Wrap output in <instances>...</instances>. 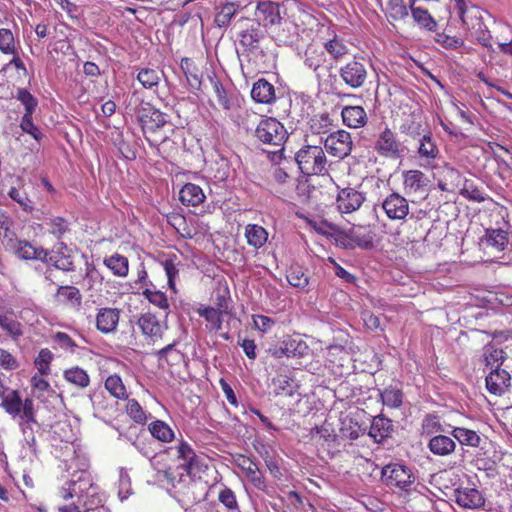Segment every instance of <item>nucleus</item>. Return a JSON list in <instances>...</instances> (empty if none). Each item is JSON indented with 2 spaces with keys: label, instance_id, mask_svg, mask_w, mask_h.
Returning <instances> with one entry per match:
<instances>
[{
  "label": "nucleus",
  "instance_id": "nucleus-1",
  "mask_svg": "<svg viewBox=\"0 0 512 512\" xmlns=\"http://www.w3.org/2000/svg\"><path fill=\"white\" fill-rule=\"evenodd\" d=\"M126 112L137 118L149 145L156 147L157 154L167 159L169 153L165 146L170 140L164 131L167 125L165 115L149 102L144 101L137 92H133L128 99Z\"/></svg>",
  "mask_w": 512,
  "mask_h": 512
},
{
  "label": "nucleus",
  "instance_id": "nucleus-2",
  "mask_svg": "<svg viewBox=\"0 0 512 512\" xmlns=\"http://www.w3.org/2000/svg\"><path fill=\"white\" fill-rule=\"evenodd\" d=\"M300 171L307 176H320L327 173L328 160L320 145H303L295 154Z\"/></svg>",
  "mask_w": 512,
  "mask_h": 512
},
{
  "label": "nucleus",
  "instance_id": "nucleus-3",
  "mask_svg": "<svg viewBox=\"0 0 512 512\" xmlns=\"http://www.w3.org/2000/svg\"><path fill=\"white\" fill-rule=\"evenodd\" d=\"M235 28L243 55L249 56L260 49V43L265 34L258 22L250 17H241L237 20Z\"/></svg>",
  "mask_w": 512,
  "mask_h": 512
},
{
  "label": "nucleus",
  "instance_id": "nucleus-4",
  "mask_svg": "<svg viewBox=\"0 0 512 512\" xmlns=\"http://www.w3.org/2000/svg\"><path fill=\"white\" fill-rule=\"evenodd\" d=\"M323 35H319L322 48L327 53L332 66L345 60L351 54L352 43L339 35L333 28L327 27L323 31Z\"/></svg>",
  "mask_w": 512,
  "mask_h": 512
},
{
  "label": "nucleus",
  "instance_id": "nucleus-5",
  "mask_svg": "<svg viewBox=\"0 0 512 512\" xmlns=\"http://www.w3.org/2000/svg\"><path fill=\"white\" fill-rule=\"evenodd\" d=\"M78 486V503L85 509V512L104 506L106 494L97 484L93 483L89 475H81L78 479Z\"/></svg>",
  "mask_w": 512,
  "mask_h": 512
},
{
  "label": "nucleus",
  "instance_id": "nucleus-6",
  "mask_svg": "<svg viewBox=\"0 0 512 512\" xmlns=\"http://www.w3.org/2000/svg\"><path fill=\"white\" fill-rule=\"evenodd\" d=\"M255 136L264 144L282 146L288 138L284 125L274 117L262 119L255 129Z\"/></svg>",
  "mask_w": 512,
  "mask_h": 512
},
{
  "label": "nucleus",
  "instance_id": "nucleus-7",
  "mask_svg": "<svg viewBox=\"0 0 512 512\" xmlns=\"http://www.w3.org/2000/svg\"><path fill=\"white\" fill-rule=\"evenodd\" d=\"M318 39H320L318 37ZM304 65L311 69L318 78L332 70L333 66L326 51L322 48L321 40L309 43L304 51Z\"/></svg>",
  "mask_w": 512,
  "mask_h": 512
},
{
  "label": "nucleus",
  "instance_id": "nucleus-8",
  "mask_svg": "<svg viewBox=\"0 0 512 512\" xmlns=\"http://www.w3.org/2000/svg\"><path fill=\"white\" fill-rule=\"evenodd\" d=\"M325 151L332 157L344 159L349 156L353 149V140L351 134L338 129L329 133L323 140Z\"/></svg>",
  "mask_w": 512,
  "mask_h": 512
},
{
  "label": "nucleus",
  "instance_id": "nucleus-9",
  "mask_svg": "<svg viewBox=\"0 0 512 512\" xmlns=\"http://www.w3.org/2000/svg\"><path fill=\"white\" fill-rule=\"evenodd\" d=\"M338 73L341 80L352 89L363 87L368 78L365 64L356 58L342 65Z\"/></svg>",
  "mask_w": 512,
  "mask_h": 512
},
{
  "label": "nucleus",
  "instance_id": "nucleus-10",
  "mask_svg": "<svg viewBox=\"0 0 512 512\" xmlns=\"http://www.w3.org/2000/svg\"><path fill=\"white\" fill-rule=\"evenodd\" d=\"M136 324L143 336L151 343H156L162 340L164 333L168 328L166 321L160 320L151 312L140 314Z\"/></svg>",
  "mask_w": 512,
  "mask_h": 512
},
{
  "label": "nucleus",
  "instance_id": "nucleus-11",
  "mask_svg": "<svg viewBox=\"0 0 512 512\" xmlns=\"http://www.w3.org/2000/svg\"><path fill=\"white\" fill-rule=\"evenodd\" d=\"M365 201V193L353 187H345L337 193L336 207L341 214H351L358 211Z\"/></svg>",
  "mask_w": 512,
  "mask_h": 512
},
{
  "label": "nucleus",
  "instance_id": "nucleus-12",
  "mask_svg": "<svg viewBox=\"0 0 512 512\" xmlns=\"http://www.w3.org/2000/svg\"><path fill=\"white\" fill-rule=\"evenodd\" d=\"M251 19L258 22L264 28H270L279 24L282 20L280 4L272 1L258 2L254 17Z\"/></svg>",
  "mask_w": 512,
  "mask_h": 512
},
{
  "label": "nucleus",
  "instance_id": "nucleus-13",
  "mask_svg": "<svg viewBox=\"0 0 512 512\" xmlns=\"http://www.w3.org/2000/svg\"><path fill=\"white\" fill-rule=\"evenodd\" d=\"M121 310L114 307H100L96 309L95 328L104 335L112 334L117 330Z\"/></svg>",
  "mask_w": 512,
  "mask_h": 512
},
{
  "label": "nucleus",
  "instance_id": "nucleus-14",
  "mask_svg": "<svg viewBox=\"0 0 512 512\" xmlns=\"http://www.w3.org/2000/svg\"><path fill=\"white\" fill-rule=\"evenodd\" d=\"M362 414L363 413L360 411L341 414L339 419V433L341 437L349 440H356L365 434L366 426L360 423Z\"/></svg>",
  "mask_w": 512,
  "mask_h": 512
},
{
  "label": "nucleus",
  "instance_id": "nucleus-15",
  "mask_svg": "<svg viewBox=\"0 0 512 512\" xmlns=\"http://www.w3.org/2000/svg\"><path fill=\"white\" fill-rule=\"evenodd\" d=\"M412 477L411 471L404 465L389 464L382 469V478L389 486L406 489L412 484Z\"/></svg>",
  "mask_w": 512,
  "mask_h": 512
},
{
  "label": "nucleus",
  "instance_id": "nucleus-16",
  "mask_svg": "<svg viewBox=\"0 0 512 512\" xmlns=\"http://www.w3.org/2000/svg\"><path fill=\"white\" fill-rule=\"evenodd\" d=\"M486 388L489 393L501 396L511 386V375L505 368L491 369L485 378Z\"/></svg>",
  "mask_w": 512,
  "mask_h": 512
},
{
  "label": "nucleus",
  "instance_id": "nucleus-17",
  "mask_svg": "<svg viewBox=\"0 0 512 512\" xmlns=\"http://www.w3.org/2000/svg\"><path fill=\"white\" fill-rule=\"evenodd\" d=\"M235 465L242 471L245 477L258 489L265 487L264 477L258 464L248 456L239 454L234 458Z\"/></svg>",
  "mask_w": 512,
  "mask_h": 512
},
{
  "label": "nucleus",
  "instance_id": "nucleus-18",
  "mask_svg": "<svg viewBox=\"0 0 512 512\" xmlns=\"http://www.w3.org/2000/svg\"><path fill=\"white\" fill-rule=\"evenodd\" d=\"M42 262L62 271L68 272L74 270L73 258L68 252L67 246L63 242H60L55 250H52L51 252L47 251V256L42 260Z\"/></svg>",
  "mask_w": 512,
  "mask_h": 512
},
{
  "label": "nucleus",
  "instance_id": "nucleus-19",
  "mask_svg": "<svg viewBox=\"0 0 512 512\" xmlns=\"http://www.w3.org/2000/svg\"><path fill=\"white\" fill-rule=\"evenodd\" d=\"M136 79L143 89L157 93L164 77V71L159 67H139L135 69Z\"/></svg>",
  "mask_w": 512,
  "mask_h": 512
},
{
  "label": "nucleus",
  "instance_id": "nucleus-20",
  "mask_svg": "<svg viewBox=\"0 0 512 512\" xmlns=\"http://www.w3.org/2000/svg\"><path fill=\"white\" fill-rule=\"evenodd\" d=\"M178 458L185 461L183 466L190 476L196 477L199 472L203 471L202 459L196 455L192 447L185 441H182L177 446Z\"/></svg>",
  "mask_w": 512,
  "mask_h": 512
},
{
  "label": "nucleus",
  "instance_id": "nucleus-21",
  "mask_svg": "<svg viewBox=\"0 0 512 512\" xmlns=\"http://www.w3.org/2000/svg\"><path fill=\"white\" fill-rule=\"evenodd\" d=\"M382 208L387 217L391 220L404 219L409 212L407 200L397 193H392L387 196L382 203Z\"/></svg>",
  "mask_w": 512,
  "mask_h": 512
},
{
  "label": "nucleus",
  "instance_id": "nucleus-22",
  "mask_svg": "<svg viewBox=\"0 0 512 512\" xmlns=\"http://www.w3.org/2000/svg\"><path fill=\"white\" fill-rule=\"evenodd\" d=\"M455 502L465 509H479L484 505L481 492L475 488L461 487L454 490Z\"/></svg>",
  "mask_w": 512,
  "mask_h": 512
},
{
  "label": "nucleus",
  "instance_id": "nucleus-23",
  "mask_svg": "<svg viewBox=\"0 0 512 512\" xmlns=\"http://www.w3.org/2000/svg\"><path fill=\"white\" fill-rule=\"evenodd\" d=\"M455 7L461 18L463 26L467 31L475 28L483 22L481 11L472 4H468L465 0H453Z\"/></svg>",
  "mask_w": 512,
  "mask_h": 512
},
{
  "label": "nucleus",
  "instance_id": "nucleus-24",
  "mask_svg": "<svg viewBox=\"0 0 512 512\" xmlns=\"http://www.w3.org/2000/svg\"><path fill=\"white\" fill-rule=\"evenodd\" d=\"M341 117L343 124L352 129L364 127L368 122L365 109L360 105H346L342 108Z\"/></svg>",
  "mask_w": 512,
  "mask_h": 512
},
{
  "label": "nucleus",
  "instance_id": "nucleus-25",
  "mask_svg": "<svg viewBox=\"0 0 512 512\" xmlns=\"http://www.w3.org/2000/svg\"><path fill=\"white\" fill-rule=\"evenodd\" d=\"M374 148L381 156L396 157L399 152V144L395 138L394 132L386 127L379 134Z\"/></svg>",
  "mask_w": 512,
  "mask_h": 512
},
{
  "label": "nucleus",
  "instance_id": "nucleus-26",
  "mask_svg": "<svg viewBox=\"0 0 512 512\" xmlns=\"http://www.w3.org/2000/svg\"><path fill=\"white\" fill-rule=\"evenodd\" d=\"M398 112L403 114L416 112L413 90L398 88L394 91L392 115Z\"/></svg>",
  "mask_w": 512,
  "mask_h": 512
},
{
  "label": "nucleus",
  "instance_id": "nucleus-27",
  "mask_svg": "<svg viewBox=\"0 0 512 512\" xmlns=\"http://www.w3.org/2000/svg\"><path fill=\"white\" fill-rule=\"evenodd\" d=\"M451 435L461 445L471 448L483 449L487 441L485 436H482L478 432L464 427H454L451 431Z\"/></svg>",
  "mask_w": 512,
  "mask_h": 512
},
{
  "label": "nucleus",
  "instance_id": "nucleus-28",
  "mask_svg": "<svg viewBox=\"0 0 512 512\" xmlns=\"http://www.w3.org/2000/svg\"><path fill=\"white\" fill-rule=\"evenodd\" d=\"M438 153V148L431 137L424 135L418 147V165L425 168H433Z\"/></svg>",
  "mask_w": 512,
  "mask_h": 512
},
{
  "label": "nucleus",
  "instance_id": "nucleus-29",
  "mask_svg": "<svg viewBox=\"0 0 512 512\" xmlns=\"http://www.w3.org/2000/svg\"><path fill=\"white\" fill-rule=\"evenodd\" d=\"M251 97L257 103L271 104L276 100V91L270 82L261 78L253 84Z\"/></svg>",
  "mask_w": 512,
  "mask_h": 512
},
{
  "label": "nucleus",
  "instance_id": "nucleus-30",
  "mask_svg": "<svg viewBox=\"0 0 512 512\" xmlns=\"http://www.w3.org/2000/svg\"><path fill=\"white\" fill-rule=\"evenodd\" d=\"M14 253L24 260H40L47 256V251L42 247H37L26 240H16L12 246Z\"/></svg>",
  "mask_w": 512,
  "mask_h": 512
},
{
  "label": "nucleus",
  "instance_id": "nucleus-31",
  "mask_svg": "<svg viewBox=\"0 0 512 512\" xmlns=\"http://www.w3.org/2000/svg\"><path fill=\"white\" fill-rule=\"evenodd\" d=\"M393 431L392 421L383 416H376L370 426L369 436L376 442L382 443L391 436Z\"/></svg>",
  "mask_w": 512,
  "mask_h": 512
},
{
  "label": "nucleus",
  "instance_id": "nucleus-32",
  "mask_svg": "<svg viewBox=\"0 0 512 512\" xmlns=\"http://www.w3.org/2000/svg\"><path fill=\"white\" fill-rule=\"evenodd\" d=\"M180 67L190 88L199 91L202 85V72L195 62L191 58L184 57L181 59Z\"/></svg>",
  "mask_w": 512,
  "mask_h": 512
},
{
  "label": "nucleus",
  "instance_id": "nucleus-33",
  "mask_svg": "<svg viewBox=\"0 0 512 512\" xmlns=\"http://www.w3.org/2000/svg\"><path fill=\"white\" fill-rule=\"evenodd\" d=\"M392 121L394 128H396L401 134L406 135L412 139L416 136V112L411 114H393Z\"/></svg>",
  "mask_w": 512,
  "mask_h": 512
},
{
  "label": "nucleus",
  "instance_id": "nucleus-34",
  "mask_svg": "<svg viewBox=\"0 0 512 512\" xmlns=\"http://www.w3.org/2000/svg\"><path fill=\"white\" fill-rule=\"evenodd\" d=\"M180 201L186 206H198L205 200L202 188L193 183H186L179 192Z\"/></svg>",
  "mask_w": 512,
  "mask_h": 512
},
{
  "label": "nucleus",
  "instance_id": "nucleus-35",
  "mask_svg": "<svg viewBox=\"0 0 512 512\" xmlns=\"http://www.w3.org/2000/svg\"><path fill=\"white\" fill-rule=\"evenodd\" d=\"M247 244L254 249L262 248L268 240L267 230L258 224H247L244 231Z\"/></svg>",
  "mask_w": 512,
  "mask_h": 512
},
{
  "label": "nucleus",
  "instance_id": "nucleus-36",
  "mask_svg": "<svg viewBox=\"0 0 512 512\" xmlns=\"http://www.w3.org/2000/svg\"><path fill=\"white\" fill-rule=\"evenodd\" d=\"M64 380L70 385L85 389L90 385V376L87 371L79 366H73L63 371Z\"/></svg>",
  "mask_w": 512,
  "mask_h": 512
},
{
  "label": "nucleus",
  "instance_id": "nucleus-37",
  "mask_svg": "<svg viewBox=\"0 0 512 512\" xmlns=\"http://www.w3.org/2000/svg\"><path fill=\"white\" fill-rule=\"evenodd\" d=\"M428 448L434 455L447 456L455 451L456 444L446 435H437L429 440Z\"/></svg>",
  "mask_w": 512,
  "mask_h": 512
},
{
  "label": "nucleus",
  "instance_id": "nucleus-38",
  "mask_svg": "<svg viewBox=\"0 0 512 512\" xmlns=\"http://www.w3.org/2000/svg\"><path fill=\"white\" fill-rule=\"evenodd\" d=\"M239 9L240 5L233 2H227L221 5L215 14L214 24L219 28L228 27Z\"/></svg>",
  "mask_w": 512,
  "mask_h": 512
},
{
  "label": "nucleus",
  "instance_id": "nucleus-39",
  "mask_svg": "<svg viewBox=\"0 0 512 512\" xmlns=\"http://www.w3.org/2000/svg\"><path fill=\"white\" fill-rule=\"evenodd\" d=\"M55 299L61 304L75 307L81 304L82 295L77 287L64 285L57 288Z\"/></svg>",
  "mask_w": 512,
  "mask_h": 512
},
{
  "label": "nucleus",
  "instance_id": "nucleus-40",
  "mask_svg": "<svg viewBox=\"0 0 512 512\" xmlns=\"http://www.w3.org/2000/svg\"><path fill=\"white\" fill-rule=\"evenodd\" d=\"M103 263L117 277H126L129 273V260L119 253L106 257Z\"/></svg>",
  "mask_w": 512,
  "mask_h": 512
},
{
  "label": "nucleus",
  "instance_id": "nucleus-41",
  "mask_svg": "<svg viewBox=\"0 0 512 512\" xmlns=\"http://www.w3.org/2000/svg\"><path fill=\"white\" fill-rule=\"evenodd\" d=\"M143 297L152 305L168 314L170 304L165 292L158 290L155 285L152 287H145L142 290Z\"/></svg>",
  "mask_w": 512,
  "mask_h": 512
},
{
  "label": "nucleus",
  "instance_id": "nucleus-42",
  "mask_svg": "<svg viewBox=\"0 0 512 512\" xmlns=\"http://www.w3.org/2000/svg\"><path fill=\"white\" fill-rule=\"evenodd\" d=\"M179 260L176 254L167 255L164 259L160 260V264L163 267L167 276L168 288L176 292V278L179 274Z\"/></svg>",
  "mask_w": 512,
  "mask_h": 512
},
{
  "label": "nucleus",
  "instance_id": "nucleus-43",
  "mask_svg": "<svg viewBox=\"0 0 512 512\" xmlns=\"http://www.w3.org/2000/svg\"><path fill=\"white\" fill-rule=\"evenodd\" d=\"M196 312L199 316L203 317L205 321L209 324L211 330L219 331L222 328L223 323V312L215 309L212 306H204L201 305L196 309Z\"/></svg>",
  "mask_w": 512,
  "mask_h": 512
},
{
  "label": "nucleus",
  "instance_id": "nucleus-44",
  "mask_svg": "<svg viewBox=\"0 0 512 512\" xmlns=\"http://www.w3.org/2000/svg\"><path fill=\"white\" fill-rule=\"evenodd\" d=\"M506 353L492 344H488L483 348V359L486 367L495 369L501 367L506 360Z\"/></svg>",
  "mask_w": 512,
  "mask_h": 512
},
{
  "label": "nucleus",
  "instance_id": "nucleus-45",
  "mask_svg": "<svg viewBox=\"0 0 512 512\" xmlns=\"http://www.w3.org/2000/svg\"><path fill=\"white\" fill-rule=\"evenodd\" d=\"M176 341L166 345L162 349L155 352L158 361L165 362L168 366L178 364L183 361L184 354L175 349Z\"/></svg>",
  "mask_w": 512,
  "mask_h": 512
},
{
  "label": "nucleus",
  "instance_id": "nucleus-46",
  "mask_svg": "<svg viewBox=\"0 0 512 512\" xmlns=\"http://www.w3.org/2000/svg\"><path fill=\"white\" fill-rule=\"evenodd\" d=\"M148 430L153 438L164 443L171 442L175 437L172 428L162 420L152 421L148 425Z\"/></svg>",
  "mask_w": 512,
  "mask_h": 512
},
{
  "label": "nucleus",
  "instance_id": "nucleus-47",
  "mask_svg": "<svg viewBox=\"0 0 512 512\" xmlns=\"http://www.w3.org/2000/svg\"><path fill=\"white\" fill-rule=\"evenodd\" d=\"M286 279L288 283L298 289H305L309 284V277L305 273L302 266L298 264H292L287 272Z\"/></svg>",
  "mask_w": 512,
  "mask_h": 512
},
{
  "label": "nucleus",
  "instance_id": "nucleus-48",
  "mask_svg": "<svg viewBox=\"0 0 512 512\" xmlns=\"http://www.w3.org/2000/svg\"><path fill=\"white\" fill-rule=\"evenodd\" d=\"M105 389L110 393L111 396L118 400H126L128 399L127 389L121 379V377L117 374H113L107 377L105 380Z\"/></svg>",
  "mask_w": 512,
  "mask_h": 512
},
{
  "label": "nucleus",
  "instance_id": "nucleus-49",
  "mask_svg": "<svg viewBox=\"0 0 512 512\" xmlns=\"http://www.w3.org/2000/svg\"><path fill=\"white\" fill-rule=\"evenodd\" d=\"M485 241L487 245L500 252L503 251L508 244V235L507 232L501 229L488 230L485 235Z\"/></svg>",
  "mask_w": 512,
  "mask_h": 512
},
{
  "label": "nucleus",
  "instance_id": "nucleus-50",
  "mask_svg": "<svg viewBox=\"0 0 512 512\" xmlns=\"http://www.w3.org/2000/svg\"><path fill=\"white\" fill-rule=\"evenodd\" d=\"M468 36L470 37L471 40H475L483 47L492 50V35L490 31L487 29L484 22L468 31Z\"/></svg>",
  "mask_w": 512,
  "mask_h": 512
},
{
  "label": "nucleus",
  "instance_id": "nucleus-51",
  "mask_svg": "<svg viewBox=\"0 0 512 512\" xmlns=\"http://www.w3.org/2000/svg\"><path fill=\"white\" fill-rule=\"evenodd\" d=\"M346 238L348 239V243L345 244L348 248H353L354 246H359L361 248H371L373 246V235L372 233L360 235L354 229L350 230L348 234H346Z\"/></svg>",
  "mask_w": 512,
  "mask_h": 512
},
{
  "label": "nucleus",
  "instance_id": "nucleus-52",
  "mask_svg": "<svg viewBox=\"0 0 512 512\" xmlns=\"http://www.w3.org/2000/svg\"><path fill=\"white\" fill-rule=\"evenodd\" d=\"M418 28L433 35L439 31V25L431 14L421 7H418Z\"/></svg>",
  "mask_w": 512,
  "mask_h": 512
},
{
  "label": "nucleus",
  "instance_id": "nucleus-53",
  "mask_svg": "<svg viewBox=\"0 0 512 512\" xmlns=\"http://www.w3.org/2000/svg\"><path fill=\"white\" fill-rule=\"evenodd\" d=\"M126 413L137 424H145L147 421V414L136 399H126Z\"/></svg>",
  "mask_w": 512,
  "mask_h": 512
},
{
  "label": "nucleus",
  "instance_id": "nucleus-54",
  "mask_svg": "<svg viewBox=\"0 0 512 512\" xmlns=\"http://www.w3.org/2000/svg\"><path fill=\"white\" fill-rule=\"evenodd\" d=\"M54 355L48 348H42L38 356L34 361V365L41 375H49L50 374V365L53 361Z\"/></svg>",
  "mask_w": 512,
  "mask_h": 512
},
{
  "label": "nucleus",
  "instance_id": "nucleus-55",
  "mask_svg": "<svg viewBox=\"0 0 512 512\" xmlns=\"http://www.w3.org/2000/svg\"><path fill=\"white\" fill-rule=\"evenodd\" d=\"M218 501L231 512H239V505L236 495L232 489L224 486L218 492Z\"/></svg>",
  "mask_w": 512,
  "mask_h": 512
},
{
  "label": "nucleus",
  "instance_id": "nucleus-56",
  "mask_svg": "<svg viewBox=\"0 0 512 512\" xmlns=\"http://www.w3.org/2000/svg\"><path fill=\"white\" fill-rule=\"evenodd\" d=\"M48 231L55 238H62L70 229L68 221L63 217H54L46 223Z\"/></svg>",
  "mask_w": 512,
  "mask_h": 512
},
{
  "label": "nucleus",
  "instance_id": "nucleus-57",
  "mask_svg": "<svg viewBox=\"0 0 512 512\" xmlns=\"http://www.w3.org/2000/svg\"><path fill=\"white\" fill-rule=\"evenodd\" d=\"M310 131L316 135H324L330 131L331 122L328 115H319L311 118L309 122Z\"/></svg>",
  "mask_w": 512,
  "mask_h": 512
},
{
  "label": "nucleus",
  "instance_id": "nucleus-58",
  "mask_svg": "<svg viewBox=\"0 0 512 512\" xmlns=\"http://www.w3.org/2000/svg\"><path fill=\"white\" fill-rule=\"evenodd\" d=\"M230 302L231 296L227 285H225L222 288L216 289L214 299L215 309L223 312L224 314H228Z\"/></svg>",
  "mask_w": 512,
  "mask_h": 512
},
{
  "label": "nucleus",
  "instance_id": "nucleus-59",
  "mask_svg": "<svg viewBox=\"0 0 512 512\" xmlns=\"http://www.w3.org/2000/svg\"><path fill=\"white\" fill-rule=\"evenodd\" d=\"M460 194L469 200L481 203L484 202L486 199H488V196H486L482 190H480L477 186H475L470 181H465L464 186L460 190Z\"/></svg>",
  "mask_w": 512,
  "mask_h": 512
},
{
  "label": "nucleus",
  "instance_id": "nucleus-60",
  "mask_svg": "<svg viewBox=\"0 0 512 512\" xmlns=\"http://www.w3.org/2000/svg\"><path fill=\"white\" fill-rule=\"evenodd\" d=\"M382 403L390 408H397L402 404V392L396 388H386L381 392Z\"/></svg>",
  "mask_w": 512,
  "mask_h": 512
},
{
  "label": "nucleus",
  "instance_id": "nucleus-61",
  "mask_svg": "<svg viewBox=\"0 0 512 512\" xmlns=\"http://www.w3.org/2000/svg\"><path fill=\"white\" fill-rule=\"evenodd\" d=\"M16 42L14 35L10 29L1 28L0 29V51L3 54H13L15 53Z\"/></svg>",
  "mask_w": 512,
  "mask_h": 512
},
{
  "label": "nucleus",
  "instance_id": "nucleus-62",
  "mask_svg": "<svg viewBox=\"0 0 512 512\" xmlns=\"http://www.w3.org/2000/svg\"><path fill=\"white\" fill-rule=\"evenodd\" d=\"M16 98L25 107L24 115H33L38 105L37 99L27 89L24 88L18 89Z\"/></svg>",
  "mask_w": 512,
  "mask_h": 512
},
{
  "label": "nucleus",
  "instance_id": "nucleus-63",
  "mask_svg": "<svg viewBox=\"0 0 512 512\" xmlns=\"http://www.w3.org/2000/svg\"><path fill=\"white\" fill-rule=\"evenodd\" d=\"M212 84L219 107L229 110L231 108V101L223 84L218 79L212 80Z\"/></svg>",
  "mask_w": 512,
  "mask_h": 512
},
{
  "label": "nucleus",
  "instance_id": "nucleus-64",
  "mask_svg": "<svg viewBox=\"0 0 512 512\" xmlns=\"http://www.w3.org/2000/svg\"><path fill=\"white\" fill-rule=\"evenodd\" d=\"M0 327L14 338L21 336L23 333L21 324L5 314L0 316Z\"/></svg>",
  "mask_w": 512,
  "mask_h": 512
}]
</instances>
